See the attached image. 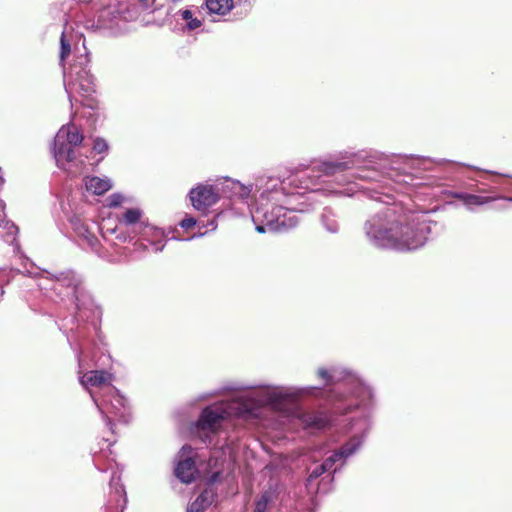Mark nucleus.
Wrapping results in <instances>:
<instances>
[{"instance_id": "1", "label": "nucleus", "mask_w": 512, "mask_h": 512, "mask_svg": "<svg viewBox=\"0 0 512 512\" xmlns=\"http://www.w3.org/2000/svg\"><path fill=\"white\" fill-rule=\"evenodd\" d=\"M230 391H247L230 401H222L205 407L196 422L199 432L214 433L222 422L232 416L250 419L257 418L263 407L285 415L297 416L302 425L311 430H323L330 426L331 416L323 411H300L299 402L322 393L319 386H272L264 384H235L226 388Z\"/></svg>"}, {"instance_id": "2", "label": "nucleus", "mask_w": 512, "mask_h": 512, "mask_svg": "<svg viewBox=\"0 0 512 512\" xmlns=\"http://www.w3.org/2000/svg\"><path fill=\"white\" fill-rule=\"evenodd\" d=\"M446 159H430L414 155H387L377 151L341 152L339 158L319 162L311 169L295 175L290 184L299 182L296 187L314 193L323 192L326 195L353 194L352 188L345 190L324 189L319 187L318 181L322 177L341 174L338 179L341 183H354L355 180L376 181L392 171L406 173L408 170H429L432 164L439 166L450 164Z\"/></svg>"}, {"instance_id": "3", "label": "nucleus", "mask_w": 512, "mask_h": 512, "mask_svg": "<svg viewBox=\"0 0 512 512\" xmlns=\"http://www.w3.org/2000/svg\"><path fill=\"white\" fill-rule=\"evenodd\" d=\"M38 286L51 300L67 310V320L71 324L67 340L81 362L86 357L88 339L98 332L95 318L100 314L93 296L84 285L82 275L72 269L55 274L45 271Z\"/></svg>"}, {"instance_id": "4", "label": "nucleus", "mask_w": 512, "mask_h": 512, "mask_svg": "<svg viewBox=\"0 0 512 512\" xmlns=\"http://www.w3.org/2000/svg\"><path fill=\"white\" fill-rule=\"evenodd\" d=\"M316 375L323 381L324 386L331 388L338 412L346 414L360 407L366 410L372 404L371 387L351 370L341 366L320 367Z\"/></svg>"}, {"instance_id": "5", "label": "nucleus", "mask_w": 512, "mask_h": 512, "mask_svg": "<svg viewBox=\"0 0 512 512\" xmlns=\"http://www.w3.org/2000/svg\"><path fill=\"white\" fill-rule=\"evenodd\" d=\"M70 225L78 238L79 245L90 249L93 253L109 262H117L127 259L128 246H122L124 243H131L134 239L128 231L121 227L102 230V239L104 244L95 235V230L99 227L96 223L89 224L83 218L73 215L69 218Z\"/></svg>"}, {"instance_id": "6", "label": "nucleus", "mask_w": 512, "mask_h": 512, "mask_svg": "<svg viewBox=\"0 0 512 512\" xmlns=\"http://www.w3.org/2000/svg\"><path fill=\"white\" fill-rule=\"evenodd\" d=\"M432 222L425 215L409 212L397 215L394 227L395 243L392 248L399 251H412L423 247L432 232Z\"/></svg>"}, {"instance_id": "7", "label": "nucleus", "mask_w": 512, "mask_h": 512, "mask_svg": "<svg viewBox=\"0 0 512 512\" xmlns=\"http://www.w3.org/2000/svg\"><path fill=\"white\" fill-rule=\"evenodd\" d=\"M89 63V54L83 42L82 49L75 47L73 63L63 71L64 87L72 108L79 101L77 95L88 98L95 92V79L88 68Z\"/></svg>"}, {"instance_id": "8", "label": "nucleus", "mask_w": 512, "mask_h": 512, "mask_svg": "<svg viewBox=\"0 0 512 512\" xmlns=\"http://www.w3.org/2000/svg\"><path fill=\"white\" fill-rule=\"evenodd\" d=\"M284 203L286 202H255L251 216L257 232H285L299 224L296 212L286 208Z\"/></svg>"}, {"instance_id": "9", "label": "nucleus", "mask_w": 512, "mask_h": 512, "mask_svg": "<svg viewBox=\"0 0 512 512\" xmlns=\"http://www.w3.org/2000/svg\"><path fill=\"white\" fill-rule=\"evenodd\" d=\"M492 185L479 187L477 183L469 184L467 192L449 191L448 195L462 202L464 207L474 212L477 207L486 205L497 199L512 202V179L505 176H495L491 180Z\"/></svg>"}, {"instance_id": "10", "label": "nucleus", "mask_w": 512, "mask_h": 512, "mask_svg": "<svg viewBox=\"0 0 512 512\" xmlns=\"http://www.w3.org/2000/svg\"><path fill=\"white\" fill-rule=\"evenodd\" d=\"M396 211L392 207H385L379 212L369 216L363 223V232L367 241L378 248H392L396 221Z\"/></svg>"}, {"instance_id": "11", "label": "nucleus", "mask_w": 512, "mask_h": 512, "mask_svg": "<svg viewBox=\"0 0 512 512\" xmlns=\"http://www.w3.org/2000/svg\"><path fill=\"white\" fill-rule=\"evenodd\" d=\"M90 396L99 412L107 420V425L112 433H114L113 419L123 423L129 422L130 406L128 400L114 386H104L103 395L90 391Z\"/></svg>"}, {"instance_id": "12", "label": "nucleus", "mask_w": 512, "mask_h": 512, "mask_svg": "<svg viewBox=\"0 0 512 512\" xmlns=\"http://www.w3.org/2000/svg\"><path fill=\"white\" fill-rule=\"evenodd\" d=\"M142 211L138 208H129L127 209L120 218V224L125 225L126 227L132 226L133 231L142 235V238L136 240L133 243V249L128 247L130 251L127 252V257L129 254L134 251H145L148 250L149 247L154 252H161L165 247V243L160 240L151 241L148 239V236L151 234L155 238H163V232L160 229L149 227L145 225L141 221Z\"/></svg>"}, {"instance_id": "13", "label": "nucleus", "mask_w": 512, "mask_h": 512, "mask_svg": "<svg viewBox=\"0 0 512 512\" xmlns=\"http://www.w3.org/2000/svg\"><path fill=\"white\" fill-rule=\"evenodd\" d=\"M83 139V134L72 122L59 129L53 145V155L58 167L66 169V165L75 160V148L82 143Z\"/></svg>"}, {"instance_id": "14", "label": "nucleus", "mask_w": 512, "mask_h": 512, "mask_svg": "<svg viewBox=\"0 0 512 512\" xmlns=\"http://www.w3.org/2000/svg\"><path fill=\"white\" fill-rule=\"evenodd\" d=\"M97 6L96 17L92 27L107 28L117 19L130 20L134 14L130 10L128 0H93Z\"/></svg>"}, {"instance_id": "15", "label": "nucleus", "mask_w": 512, "mask_h": 512, "mask_svg": "<svg viewBox=\"0 0 512 512\" xmlns=\"http://www.w3.org/2000/svg\"><path fill=\"white\" fill-rule=\"evenodd\" d=\"M368 428H365L361 434L352 436L348 441L341 445L337 450H334L330 456H328L321 465L324 470L328 473L335 474L344 466L347 460L353 456L361 448L364 443Z\"/></svg>"}, {"instance_id": "16", "label": "nucleus", "mask_w": 512, "mask_h": 512, "mask_svg": "<svg viewBox=\"0 0 512 512\" xmlns=\"http://www.w3.org/2000/svg\"><path fill=\"white\" fill-rule=\"evenodd\" d=\"M368 428H365L361 434L352 436L348 441L341 445L337 450H334L330 456H328L321 465L324 470L328 473L335 474L344 466L347 460L353 456L361 448L364 443Z\"/></svg>"}, {"instance_id": "17", "label": "nucleus", "mask_w": 512, "mask_h": 512, "mask_svg": "<svg viewBox=\"0 0 512 512\" xmlns=\"http://www.w3.org/2000/svg\"><path fill=\"white\" fill-rule=\"evenodd\" d=\"M284 183L279 178L271 176L258 177L254 183L255 192L258 193L255 202H284L289 195L294 194V192H285Z\"/></svg>"}, {"instance_id": "18", "label": "nucleus", "mask_w": 512, "mask_h": 512, "mask_svg": "<svg viewBox=\"0 0 512 512\" xmlns=\"http://www.w3.org/2000/svg\"><path fill=\"white\" fill-rule=\"evenodd\" d=\"M192 452V447L186 444L177 455L175 475L181 482L186 484L192 483L198 473Z\"/></svg>"}, {"instance_id": "19", "label": "nucleus", "mask_w": 512, "mask_h": 512, "mask_svg": "<svg viewBox=\"0 0 512 512\" xmlns=\"http://www.w3.org/2000/svg\"><path fill=\"white\" fill-rule=\"evenodd\" d=\"M192 206L198 211H205L215 205L219 194L212 185L199 184L189 192Z\"/></svg>"}, {"instance_id": "20", "label": "nucleus", "mask_w": 512, "mask_h": 512, "mask_svg": "<svg viewBox=\"0 0 512 512\" xmlns=\"http://www.w3.org/2000/svg\"><path fill=\"white\" fill-rule=\"evenodd\" d=\"M112 375L103 370H93L84 374L80 378V383L89 392L93 391L98 395H103L104 386L111 385Z\"/></svg>"}, {"instance_id": "21", "label": "nucleus", "mask_w": 512, "mask_h": 512, "mask_svg": "<svg viewBox=\"0 0 512 512\" xmlns=\"http://www.w3.org/2000/svg\"><path fill=\"white\" fill-rule=\"evenodd\" d=\"M318 220L321 228L326 233L336 235L341 232V217L336 208L325 206L319 213Z\"/></svg>"}, {"instance_id": "22", "label": "nucleus", "mask_w": 512, "mask_h": 512, "mask_svg": "<svg viewBox=\"0 0 512 512\" xmlns=\"http://www.w3.org/2000/svg\"><path fill=\"white\" fill-rule=\"evenodd\" d=\"M217 497V492L213 487L205 488L198 497L190 503L187 512H203L205 511Z\"/></svg>"}, {"instance_id": "23", "label": "nucleus", "mask_w": 512, "mask_h": 512, "mask_svg": "<svg viewBox=\"0 0 512 512\" xmlns=\"http://www.w3.org/2000/svg\"><path fill=\"white\" fill-rule=\"evenodd\" d=\"M119 482H120V478L117 477L116 474L114 473L111 477L109 485H110V489L113 490V497H114L113 501L115 502V504L107 505L105 507V512H111L112 508L117 509V508L121 507V509H123L127 502L125 489H124L123 485L120 484Z\"/></svg>"}, {"instance_id": "24", "label": "nucleus", "mask_w": 512, "mask_h": 512, "mask_svg": "<svg viewBox=\"0 0 512 512\" xmlns=\"http://www.w3.org/2000/svg\"><path fill=\"white\" fill-rule=\"evenodd\" d=\"M204 4L210 16H225L234 7L233 0H205Z\"/></svg>"}, {"instance_id": "25", "label": "nucleus", "mask_w": 512, "mask_h": 512, "mask_svg": "<svg viewBox=\"0 0 512 512\" xmlns=\"http://www.w3.org/2000/svg\"><path fill=\"white\" fill-rule=\"evenodd\" d=\"M85 186L87 191L92 192L96 195H102L111 189L112 184L109 179H101L99 177H88L85 180Z\"/></svg>"}, {"instance_id": "26", "label": "nucleus", "mask_w": 512, "mask_h": 512, "mask_svg": "<svg viewBox=\"0 0 512 512\" xmlns=\"http://www.w3.org/2000/svg\"><path fill=\"white\" fill-rule=\"evenodd\" d=\"M5 207V202L0 199V227H3L7 231L8 236H13L17 234L18 227L13 222L6 219Z\"/></svg>"}, {"instance_id": "27", "label": "nucleus", "mask_w": 512, "mask_h": 512, "mask_svg": "<svg viewBox=\"0 0 512 512\" xmlns=\"http://www.w3.org/2000/svg\"><path fill=\"white\" fill-rule=\"evenodd\" d=\"M178 14L184 21H186V27L189 31H193L201 27L202 21L196 17H193V13L190 9L186 8L179 10Z\"/></svg>"}, {"instance_id": "28", "label": "nucleus", "mask_w": 512, "mask_h": 512, "mask_svg": "<svg viewBox=\"0 0 512 512\" xmlns=\"http://www.w3.org/2000/svg\"><path fill=\"white\" fill-rule=\"evenodd\" d=\"M231 185V188L234 191V193L238 194L242 199L248 198L250 194L255 190L254 184L245 186L238 181H231Z\"/></svg>"}, {"instance_id": "29", "label": "nucleus", "mask_w": 512, "mask_h": 512, "mask_svg": "<svg viewBox=\"0 0 512 512\" xmlns=\"http://www.w3.org/2000/svg\"><path fill=\"white\" fill-rule=\"evenodd\" d=\"M327 473L321 464L316 465L314 468L308 469V477L306 479V486L308 488L313 486V483L321 477L323 474Z\"/></svg>"}, {"instance_id": "30", "label": "nucleus", "mask_w": 512, "mask_h": 512, "mask_svg": "<svg viewBox=\"0 0 512 512\" xmlns=\"http://www.w3.org/2000/svg\"><path fill=\"white\" fill-rule=\"evenodd\" d=\"M60 63H62L65 58L70 54L71 46L69 41L66 39L65 32H62L61 38H60Z\"/></svg>"}, {"instance_id": "31", "label": "nucleus", "mask_w": 512, "mask_h": 512, "mask_svg": "<svg viewBox=\"0 0 512 512\" xmlns=\"http://www.w3.org/2000/svg\"><path fill=\"white\" fill-rule=\"evenodd\" d=\"M108 143L103 138H96L93 143V150L98 154H104L108 151Z\"/></svg>"}, {"instance_id": "32", "label": "nucleus", "mask_w": 512, "mask_h": 512, "mask_svg": "<svg viewBox=\"0 0 512 512\" xmlns=\"http://www.w3.org/2000/svg\"><path fill=\"white\" fill-rule=\"evenodd\" d=\"M273 500H274L273 491L265 490L260 494L259 498L256 501H258L259 503L268 507L269 504H271L273 502Z\"/></svg>"}, {"instance_id": "33", "label": "nucleus", "mask_w": 512, "mask_h": 512, "mask_svg": "<svg viewBox=\"0 0 512 512\" xmlns=\"http://www.w3.org/2000/svg\"><path fill=\"white\" fill-rule=\"evenodd\" d=\"M124 200V197L119 193L111 194L107 201L109 207H117L119 206Z\"/></svg>"}, {"instance_id": "34", "label": "nucleus", "mask_w": 512, "mask_h": 512, "mask_svg": "<svg viewBox=\"0 0 512 512\" xmlns=\"http://www.w3.org/2000/svg\"><path fill=\"white\" fill-rule=\"evenodd\" d=\"M196 219L193 217H186L180 222V226L184 229H189L195 226Z\"/></svg>"}, {"instance_id": "35", "label": "nucleus", "mask_w": 512, "mask_h": 512, "mask_svg": "<svg viewBox=\"0 0 512 512\" xmlns=\"http://www.w3.org/2000/svg\"><path fill=\"white\" fill-rule=\"evenodd\" d=\"M101 458H102V454L95 452L94 457H93V462H94L95 467L99 471L104 472V471L107 470V468L102 467V465H101Z\"/></svg>"}, {"instance_id": "36", "label": "nucleus", "mask_w": 512, "mask_h": 512, "mask_svg": "<svg viewBox=\"0 0 512 512\" xmlns=\"http://www.w3.org/2000/svg\"><path fill=\"white\" fill-rule=\"evenodd\" d=\"M5 277H6V270H1L0 271V297L3 296L4 294V290H3V285L5 282H8V280H5Z\"/></svg>"}, {"instance_id": "37", "label": "nucleus", "mask_w": 512, "mask_h": 512, "mask_svg": "<svg viewBox=\"0 0 512 512\" xmlns=\"http://www.w3.org/2000/svg\"><path fill=\"white\" fill-rule=\"evenodd\" d=\"M220 472H214L210 477H209V480H208V483H209V487H212V485L214 483H216L219 479H220Z\"/></svg>"}, {"instance_id": "38", "label": "nucleus", "mask_w": 512, "mask_h": 512, "mask_svg": "<svg viewBox=\"0 0 512 512\" xmlns=\"http://www.w3.org/2000/svg\"><path fill=\"white\" fill-rule=\"evenodd\" d=\"M267 508H268L267 506L259 503L258 501H255V507H254L255 510L260 511V512H266Z\"/></svg>"}, {"instance_id": "39", "label": "nucleus", "mask_w": 512, "mask_h": 512, "mask_svg": "<svg viewBox=\"0 0 512 512\" xmlns=\"http://www.w3.org/2000/svg\"><path fill=\"white\" fill-rule=\"evenodd\" d=\"M139 2L141 3H144V4H148L149 0H138ZM155 0H151V2L153 3Z\"/></svg>"}, {"instance_id": "40", "label": "nucleus", "mask_w": 512, "mask_h": 512, "mask_svg": "<svg viewBox=\"0 0 512 512\" xmlns=\"http://www.w3.org/2000/svg\"><path fill=\"white\" fill-rule=\"evenodd\" d=\"M172 3L177 4L180 3L182 0H170Z\"/></svg>"}, {"instance_id": "41", "label": "nucleus", "mask_w": 512, "mask_h": 512, "mask_svg": "<svg viewBox=\"0 0 512 512\" xmlns=\"http://www.w3.org/2000/svg\"><path fill=\"white\" fill-rule=\"evenodd\" d=\"M103 441H104V442H108L107 447H109V446L111 445V442H109V440H108V439H105V438H104V439H103Z\"/></svg>"}, {"instance_id": "42", "label": "nucleus", "mask_w": 512, "mask_h": 512, "mask_svg": "<svg viewBox=\"0 0 512 512\" xmlns=\"http://www.w3.org/2000/svg\"><path fill=\"white\" fill-rule=\"evenodd\" d=\"M14 238L12 240L6 239V242H13Z\"/></svg>"}, {"instance_id": "43", "label": "nucleus", "mask_w": 512, "mask_h": 512, "mask_svg": "<svg viewBox=\"0 0 512 512\" xmlns=\"http://www.w3.org/2000/svg\"><path fill=\"white\" fill-rule=\"evenodd\" d=\"M327 477L330 479V481L333 480V477H331L330 475H328Z\"/></svg>"}]
</instances>
